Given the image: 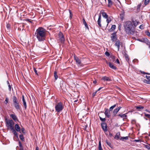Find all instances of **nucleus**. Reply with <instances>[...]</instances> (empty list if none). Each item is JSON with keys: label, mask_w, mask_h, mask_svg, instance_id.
<instances>
[{"label": "nucleus", "mask_w": 150, "mask_h": 150, "mask_svg": "<svg viewBox=\"0 0 150 150\" xmlns=\"http://www.w3.org/2000/svg\"><path fill=\"white\" fill-rule=\"evenodd\" d=\"M122 108L120 106L118 107L117 108L114 110L113 112V114L114 116H115L117 112L119 111L120 109Z\"/></svg>", "instance_id": "obj_11"}, {"label": "nucleus", "mask_w": 150, "mask_h": 150, "mask_svg": "<svg viewBox=\"0 0 150 150\" xmlns=\"http://www.w3.org/2000/svg\"><path fill=\"white\" fill-rule=\"evenodd\" d=\"M21 130L23 133L24 134H25V129L23 127H22L21 128Z\"/></svg>", "instance_id": "obj_43"}, {"label": "nucleus", "mask_w": 150, "mask_h": 150, "mask_svg": "<svg viewBox=\"0 0 150 150\" xmlns=\"http://www.w3.org/2000/svg\"><path fill=\"white\" fill-rule=\"evenodd\" d=\"M105 54L107 56H109L110 55V53H109L107 52V51H106L105 53Z\"/></svg>", "instance_id": "obj_46"}, {"label": "nucleus", "mask_w": 150, "mask_h": 150, "mask_svg": "<svg viewBox=\"0 0 150 150\" xmlns=\"http://www.w3.org/2000/svg\"><path fill=\"white\" fill-rule=\"evenodd\" d=\"M99 118L100 120L101 121L103 122H105V118H103L100 117H99Z\"/></svg>", "instance_id": "obj_38"}, {"label": "nucleus", "mask_w": 150, "mask_h": 150, "mask_svg": "<svg viewBox=\"0 0 150 150\" xmlns=\"http://www.w3.org/2000/svg\"><path fill=\"white\" fill-rule=\"evenodd\" d=\"M143 81L144 83H146L147 84H150V80H148L146 79H144L143 80Z\"/></svg>", "instance_id": "obj_33"}, {"label": "nucleus", "mask_w": 150, "mask_h": 150, "mask_svg": "<svg viewBox=\"0 0 150 150\" xmlns=\"http://www.w3.org/2000/svg\"><path fill=\"white\" fill-rule=\"evenodd\" d=\"M116 26L115 25H112V26L111 29L113 30H115L116 28Z\"/></svg>", "instance_id": "obj_40"}, {"label": "nucleus", "mask_w": 150, "mask_h": 150, "mask_svg": "<svg viewBox=\"0 0 150 150\" xmlns=\"http://www.w3.org/2000/svg\"><path fill=\"white\" fill-rule=\"evenodd\" d=\"M25 21H28V22H29L31 23H33V21L30 19H27L25 20Z\"/></svg>", "instance_id": "obj_42"}, {"label": "nucleus", "mask_w": 150, "mask_h": 150, "mask_svg": "<svg viewBox=\"0 0 150 150\" xmlns=\"http://www.w3.org/2000/svg\"><path fill=\"white\" fill-rule=\"evenodd\" d=\"M8 98L7 97L6 98V99L4 101L5 103L6 104H7L8 103Z\"/></svg>", "instance_id": "obj_45"}, {"label": "nucleus", "mask_w": 150, "mask_h": 150, "mask_svg": "<svg viewBox=\"0 0 150 150\" xmlns=\"http://www.w3.org/2000/svg\"><path fill=\"white\" fill-rule=\"evenodd\" d=\"M12 131L13 133L15 135V136L16 137H18V134L17 132H16V130H15V129H14H14L13 130H11Z\"/></svg>", "instance_id": "obj_25"}, {"label": "nucleus", "mask_w": 150, "mask_h": 150, "mask_svg": "<svg viewBox=\"0 0 150 150\" xmlns=\"http://www.w3.org/2000/svg\"><path fill=\"white\" fill-rule=\"evenodd\" d=\"M125 33L128 35H133L135 33L134 28L132 23L130 21L125 22L124 25Z\"/></svg>", "instance_id": "obj_2"}, {"label": "nucleus", "mask_w": 150, "mask_h": 150, "mask_svg": "<svg viewBox=\"0 0 150 150\" xmlns=\"http://www.w3.org/2000/svg\"><path fill=\"white\" fill-rule=\"evenodd\" d=\"M132 21L133 23L132 24L134 27H136L139 23V21H137L136 20L132 19Z\"/></svg>", "instance_id": "obj_12"}, {"label": "nucleus", "mask_w": 150, "mask_h": 150, "mask_svg": "<svg viewBox=\"0 0 150 150\" xmlns=\"http://www.w3.org/2000/svg\"><path fill=\"white\" fill-rule=\"evenodd\" d=\"M115 42L114 44L115 46L118 49V51L119 50L121 44V42L118 39L115 41Z\"/></svg>", "instance_id": "obj_10"}, {"label": "nucleus", "mask_w": 150, "mask_h": 150, "mask_svg": "<svg viewBox=\"0 0 150 150\" xmlns=\"http://www.w3.org/2000/svg\"><path fill=\"white\" fill-rule=\"evenodd\" d=\"M15 130L17 131L20 132L21 129L20 127L18 124H16L15 125Z\"/></svg>", "instance_id": "obj_17"}, {"label": "nucleus", "mask_w": 150, "mask_h": 150, "mask_svg": "<svg viewBox=\"0 0 150 150\" xmlns=\"http://www.w3.org/2000/svg\"><path fill=\"white\" fill-rule=\"evenodd\" d=\"M108 7H110L112 4V2L111 0H108Z\"/></svg>", "instance_id": "obj_30"}, {"label": "nucleus", "mask_w": 150, "mask_h": 150, "mask_svg": "<svg viewBox=\"0 0 150 150\" xmlns=\"http://www.w3.org/2000/svg\"><path fill=\"white\" fill-rule=\"evenodd\" d=\"M116 62H117V64H119L120 63V61L118 59H117L116 60Z\"/></svg>", "instance_id": "obj_55"}, {"label": "nucleus", "mask_w": 150, "mask_h": 150, "mask_svg": "<svg viewBox=\"0 0 150 150\" xmlns=\"http://www.w3.org/2000/svg\"><path fill=\"white\" fill-rule=\"evenodd\" d=\"M134 141L136 142H141V141L139 139H135L134 140Z\"/></svg>", "instance_id": "obj_56"}, {"label": "nucleus", "mask_w": 150, "mask_h": 150, "mask_svg": "<svg viewBox=\"0 0 150 150\" xmlns=\"http://www.w3.org/2000/svg\"><path fill=\"white\" fill-rule=\"evenodd\" d=\"M82 21H83V23L84 24V25H85V27L86 28L87 27L88 28V25L85 20V19L84 18H83V20H82Z\"/></svg>", "instance_id": "obj_31"}, {"label": "nucleus", "mask_w": 150, "mask_h": 150, "mask_svg": "<svg viewBox=\"0 0 150 150\" xmlns=\"http://www.w3.org/2000/svg\"><path fill=\"white\" fill-rule=\"evenodd\" d=\"M102 88V87H100L96 91L98 92V91H100Z\"/></svg>", "instance_id": "obj_59"}, {"label": "nucleus", "mask_w": 150, "mask_h": 150, "mask_svg": "<svg viewBox=\"0 0 150 150\" xmlns=\"http://www.w3.org/2000/svg\"><path fill=\"white\" fill-rule=\"evenodd\" d=\"M110 38L112 42H115L118 40L117 37V35L115 33H113L111 34Z\"/></svg>", "instance_id": "obj_7"}, {"label": "nucleus", "mask_w": 150, "mask_h": 150, "mask_svg": "<svg viewBox=\"0 0 150 150\" xmlns=\"http://www.w3.org/2000/svg\"><path fill=\"white\" fill-rule=\"evenodd\" d=\"M102 128L105 132L107 131V127L106 123L105 122H102L101 123Z\"/></svg>", "instance_id": "obj_9"}, {"label": "nucleus", "mask_w": 150, "mask_h": 150, "mask_svg": "<svg viewBox=\"0 0 150 150\" xmlns=\"http://www.w3.org/2000/svg\"><path fill=\"white\" fill-rule=\"evenodd\" d=\"M144 118L146 120H148V119L147 118H146V117H144Z\"/></svg>", "instance_id": "obj_63"}, {"label": "nucleus", "mask_w": 150, "mask_h": 150, "mask_svg": "<svg viewBox=\"0 0 150 150\" xmlns=\"http://www.w3.org/2000/svg\"><path fill=\"white\" fill-rule=\"evenodd\" d=\"M110 147L112 148H113V146L111 144L110 142L108 141L107 140H106L105 142Z\"/></svg>", "instance_id": "obj_26"}, {"label": "nucleus", "mask_w": 150, "mask_h": 150, "mask_svg": "<svg viewBox=\"0 0 150 150\" xmlns=\"http://www.w3.org/2000/svg\"><path fill=\"white\" fill-rule=\"evenodd\" d=\"M96 83V81L95 80L93 81V83L95 84Z\"/></svg>", "instance_id": "obj_62"}, {"label": "nucleus", "mask_w": 150, "mask_h": 150, "mask_svg": "<svg viewBox=\"0 0 150 150\" xmlns=\"http://www.w3.org/2000/svg\"><path fill=\"white\" fill-rule=\"evenodd\" d=\"M120 132L117 133L115 135L114 138L117 139H120Z\"/></svg>", "instance_id": "obj_23"}, {"label": "nucleus", "mask_w": 150, "mask_h": 150, "mask_svg": "<svg viewBox=\"0 0 150 150\" xmlns=\"http://www.w3.org/2000/svg\"><path fill=\"white\" fill-rule=\"evenodd\" d=\"M6 126L10 130H13L14 128V123L12 120H8L5 118Z\"/></svg>", "instance_id": "obj_3"}, {"label": "nucleus", "mask_w": 150, "mask_h": 150, "mask_svg": "<svg viewBox=\"0 0 150 150\" xmlns=\"http://www.w3.org/2000/svg\"><path fill=\"white\" fill-rule=\"evenodd\" d=\"M144 108V107L142 106H136V109L139 111L141 110Z\"/></svg>", "instance_id": "obj_21"}, {"label": "nucleus", "mask_w": 150, "mask_h": 150, "mask_svg": "<svg viewBox=\"0 0 150 150\" xmlns=\"http://www.w3.org/2000/svg\"><path fill=\"white\" fill-rule=\"evenodd\" d=\"M146 79L149 80H150V76H148L147 75L145 76Z\"/></svg>", "instance_id": "obj_54"}, {"label": "nucleus", "mask_w": 150, "mask_h": 150, "mask_svg": "<svg viewBox=\"0 0 150 150\" xmlns=\"http://www.w3.org/2000/svg\"><path fill=\"white\" fill-rule=\"evenodd\" d=\"M19 145L20 148H22L23 147L22 144L20 141L19 142Z\"/></svg>", "instance_id": "obj_48"}, {"label": "nucleus", "mask_w": 150, "mask_h": 150, "mask_svg": "<svg viewBox=\"0 0 150 150\" xmlns=\"http://www.w3.org/2000/svg\"><path fill=\"white\" fill-rule=\"evenodd\" d=\"M145 110L146 111V112H148L149 113H150V110H148V109H146V110Z\"/></svg>", "instance_id": "obj_58"}, {"label": "nucleus", "mask_w": 150, "mask_h": 150, "mask_svg": "<svg viewBox=\"0 0 150 150\" xmlns=\"http://www.w3.org/2000/svg\"><path fill=\"white\" fill-rule=\"evenodd\" d=\"M107 19L106 20V21L107 23H108V24L111 21V19L110 17H108V18H106Z\"/></svg>", "instance_id": "obj_36"}, {"label": "nucleus", "mask_w": 150, "mask_h": 150, "mask_svg": "<svg viewBox=\"0 0 150 150\" xmlns=\"http://www.w3.org/2000/svg\"><path fill=\"white\" fill-rule=\"evenodd\" d=\"M69 14H70L69 18H70V19H71L72 18V16H73V14L72 13V12H71V10H70V9H69Z\"/></svg>", "instance_id": "obj_37"}, {"label": "nucleus", "mask_w": 150, "mask_h": 150, "mask_svg": "<svg viewBox=\"0 0 150 150\" xmlns=\"http://www.w3.org/2000/svg\"><path fill=\"white\" fill-rule=\"evenodd\" d=\"M144 116L146 117H147V118L150 119V114H147L145 112H144Z\"/></svg>", "instance_id": "obj_34"}, {"label": "nucleus", "mask_w": 150, "mask_h": 150, "mask_svg": "<svg viewBox=\"0 0 150 150\" xmlns=\"http://www.w3.org/2000/svg\"><path fill=\"white\" fill-rule=\"evenodd\" d=\"M120 18L122 21H123L124 19V17L122 14L120 15Z\"/></svg>", "instance_id": "obj_49"}, {"label": "nucleus", "mask_w": 150, "mask_h": 150, "mask_svg": "<svg viewBox=\"0 0 150 150\" xmlns=\"http://www.w3.org/2000/svg\"><path fill=\"white\" fill-rule=\"evenodd\" d=\"M145 33L148 36L150 37V33L149 31H146Z\"/></svg>", "instance_id": "obj_41"}, {"label": "nucleus", "mask_w": 150, "mask_h": 150, "mask_svg": "<svg viewBox=\"0 0 150 150\" xmlns=\"http://www.w3.org/2000/svg\"><path fill=\"white\" fill-rule=\"evenodd\" d=\"M13 101L15 108L17 110L20 109V105L16 96L13 97Z\"/></svg>", "instance_id": "obj_5"}, {"label": "nucleus", "mask_w": 150, "mask_h": 150, "mask_svg": "<svg viewBox=\"0 0 150 150\" xmlns=\"http://www.w3.org/2000/svg\"><path fill=\"white\" fill-rule=\"evenodd\" d=\"M140 29H143L144 28V25L143 24H142L140 25L139 27Z\"/></svg>", "instance_id": "obj_44"}, {"label": "nucleus", "mask_w": 150, "mask_h": 150, "mask_svg": "<svg viewBox=\"0 0 150 150\" xmlns=\"http://www.w3.org/2000/svg\"><path fill=\"white\" fill-rule=\"evenodd\" d=\"M146 74L150 75V73H147V72H146Z\"/></svg>", "instance_id": "obj_64"}, {"label": "nucleus", "mask_w": 150, "mask_h": 150, "mask_svg": "<svg viewBox=\"0 0 150 150\" xmlns=\"http://www.w3.org/2000/svg\"><path fill=\"white\" fill-rule=\"evenodd\" d=\"M35 36L39 42L43 41L45 40L46 30L42 27H39L35 33Z\"/></svg>", "instance_id": "obj_1"}, {"label": "nucleus", "mask_w": 150, "mask_h": 150, "mask_svg": "<svg viewBox=\"0 0 150 150\" xmlns=\"http://www.w3.org/2000/svg\"><path fill=\"white\" fill-rule=\"evenodd\" d=\"M105 115L108 118H109L110 116V112L108 109H106L104 112Z\"/></svg>", "instance_id": "obj_13"}, {"label": "nucleus", "mask_w": 150, "mask_h": 150, "mask_svg": "<svg viewBox=\"0 0 150 150\" xmlns=\"http://www.w3.org/2000/svg\"><path fill=\"white\" fill-rule=\"evenodd\" d=\"M101 79L103 80L104 81H111V79H110L107 76L103 77Z\"/></svg>", "instance_id": "obj_18"}, {"label": "nucleus", "mask_w": 150, "mask_h": 150, "mask_svg": "<svg viewBox=\"0 0 150 150\" xmlns=\"http://www.w3.org/2000/svg\"><path fill=\"white\" fill-rule=\"evenodd\" d=\"M117 105V104H115L114 105L111 106L109 108V111H111L114 108H115Z\"/></svg>", "instance_id": "obj_29"}, {"label": "nucleus", "mask_w": 150, "mask_h": 150, "mask_svg": "<svg viewBox=\"0 0 150 150\" xmlns=\"http://www.w3.org/2000/svg\"><path fill=\"white\" fill-rule=\"evenodd\" d=\"M33 69H34V71L35 72V74L37 75H38V71L36 70V69L35 68H33Z\"/></svg>", "instance_id": "obj_47"}, {"label": "nucleus", "mask_w": 150, "mask_h": 150, "mask_svg": "<svg viewBox=\"0 0 150 150\" xmlns=\"http://www.w3.org/2000/svg\"><path fill=\"white\" fill-rule=\"evenodd\" d=\"M120 140H122V141H124V139L127 140L128 139V137L126 136L125 137H121L120 139Z\"/></svg>", "instance_id": "obj_27"}, {"label": "nucleus", "mask_w": 150, "mask_h": 150, "mask_svg": "<svg viewBox=\"0 0 150 150\" xmlns=\"http://www.w3.org/2000/svg\"><path fill=\"white\" fill-rule=\"evenodd\" d=\"M101 15L99 14L98 16V18L97 21L98 24L100 27H101Z\"/></svg>", "instance_id": "obj_15"}, {"label": "nucleus", "mask_w": 150, "mask_h": 150, "mask_svg": "<svg viewBox=\"0 0 150 150\" xmlns=\"http://www.w3.org/2000/svg\"><path fill=\"white\" fill-rule=\"evenodd\" d=\"M150 0H145L144 1V4L146 5L149 3Z\"/></svg>", "instance_id": "obj_39"}, {"label": "nucleus", "mask_w": 150, "mask_h": 150, "mask_svg": "<svg viewBox=\"0 0 150 150\" xmlns=\"http://www.w3.org/2000/svg\"><path fill=\"white\" fill-rule=\"evenodd\" d=\"M55 111L58 112H61L64 108V106L61 102L56 103L55 105Z\"/></svg>", "instance_id": "obj_4"}, {"label": "nucleus", "mask_w": 150, "mask_h": 150, "mask_svg": "<svg viewBox=\"0 0 150 150\" xmlns=\"http://www.w3.org/2000/svg\"><path fill=\"white\" fill-rule=\"evenodd\" d=\"M98 150H103V149L102 147L100 141H99L98 147Z\"/></svg>", "instance_id": "obj_28"}, {"label": "nucleus", "mask_w": 150, "mask_h": 150, "mask_svg": "<svg viewBox=\"0 0 150 150\" xmlns=\"http://www.w3.org/2000/svg\"><path fill=\"white\" fill-rule=\"evenodd\" d=\"M22 102L23 103V105H24V107L25 109H26L27 108V105L26 101L25 100L24 96L23 95H22Z\"/></svg>", "instance_id": "obj_16"}, {"label": "nucleus", "mask_w": 150, "mask_h": 150, "mask_svg": "<svg viewBox=\"0 0 150 150\" xmlns=\"http://www.w3.org/2000/svg\"><path fill=\"white\" fill-rule=\"evenodd\" d=\"M10 117L15 121H16L17 120V117L14 114H11L10 115Z\"/></svg>", "instance_id": "obj_20"}, {"label": "nucleus", "mask_w": 150, "mask_h": 150, "mask_svg": "<svg viewBox=\"0 0 150 150\" xmlns=\"http://www.w3.org/2000/svg\"><path fill=\"white\" fill-rule=\"evenodd\" d=\"M19 137L20 139L22 141H23L24 140V138L23 136V135L22 134H21L19 136Z\"/></svg>", "instance_id": "obj_32"}, {"label": "nucleus", "mask_w": 150, "mask_h": 150, "mask_svg": "<svg viewBox=\"0 0 150 150\" xmlns=\"http://www.w3.org/2000/svg\"><path fill=\"white\" fill-rule=\"evenodd\" d=\"M145 147L149 150L150 149V147L149 146L147 145H145Z\"/></svg>", "instance_id": "obj_53"}, {"label": "nucleus", "mask_w": 150, "mask_h": 150, "mask_svg": "<svg viewBox=\"0 0 150 150\" xmlns=\"http://www.w3.org/2000/svg\"><path fill=\"white\" fill-rule=\"evenodd\" d=\"M118 115L122 118H126L127 117V115L126 114H120Z\"/></svg>", "instance_id": "obj_22"}, {"label": "nucleus", "mask_w": 150, "mask_h": 150, "mask_svg": "<svg viewBox=\"0 0 150 150\" xmlns=\"http://www.w3.org/2000/svg\"><path fill=\"white\" fill-rule=\"evenodd\" d=\"M101 13L102 15L105 18H108V16L107 13L104 12H102L101 11L100 13V14Z\"/></svg>", "instance_id": "obj_19"}, {"label": "nucleus", "mask_w": 150, "mask_h": 150, "mask_svg": "<svg viewBox=\"0 0 150 150\" xmlns=\"http://www.w3.org/2000/svg\"><path fill=\"white\" fill-rule=\"evenodd\" d=\"M107 64H108L109 67L110 68L114 70H116L117 69V67L111 62H109L108 63H107Z\"/></svg>", "instance_id": "obj_14"}, {"label": "nucleus", "mask_w": 150, "mask_h": 150, "mask_svg": "<svg viewBox=\"0 0 150 150\" xmlns=\"http://www.w3.org/2000/svg\"><path fill=\"white\" fill-rule=\"evenodd\" d=\"M97 91H96L95 92L93 93L92 94V96L93 97H94L97 93Z\"/></svg>", "instance_id": "obj_51"}, {"label": "nucleus", "mask_w": 150, "mask_h": 150, "mask_svg": "<svg viewBox=\"0 0 150 150\" xmlns=\"http://www.w3.org/2000/svg\"><path fill=\"white\" fill-rule=\"evenodd\" d=\"M74 59L76 61L77 64L78 66H81L82 64L81 63V61L80 59H79L78 57L74 56Z\"/></svg>", "instance_id": "obj_8"}, {"label": "nucleus", "mask_w": 150, "mask_h": 150, "mask_svg": "<svg viewBox=\"0 0 150 150\" xmlns=\"http://www.w3.org/2000/svg\"><path fill=\"white\" fill-rule=\"evenodd\" d=\"M140 72L142 73V74H146V72H145L144 71H140Z\"/></svg>", "instance_id": "obj_57"}, {"label": "nucleus", "mask_w": 150, "mask_h": 150, "mask_svg": "<svg viewBox=\"0 0 150 150\" xmlns=\"http://www.w3.org/2000/svg\"><path fill=\"white\" fill-rule=\"evenodd\" d=\"M109 135V136L110 137H112V133H110Z\"/></svg>", "instance_id": "obj_60"}, {"label": "nucleus", "mask_w": 150, "mask_h": 150, "mask_svg": "<svg viewBox=\"0 0 150 150\" xmlns=\"http://www.w3.org/2000/svg\"><path fill=\"white\" fill-rule=\"evenodd\" d=\"M8 90L9 91H11V86L10 84L8 85Z\"/></svg>", "instance_id": "obj_52"}, {"label": "nucleus", "mask_w": 150, "mask_h": 150, "mask_svg": "<svg viewBox=\"0 0 150 150\" xmlns=\"http://www.w3.org/2000/svg\"><path fill=\"white\" fill-rule=\"evenodd\" d=\"M36 150H39V149L38 146L36 147Z\"/></svg>", "instance_id": "obj_61"}, {"label": "nucleus", "mask_w": 150, "mask_h": 150, "mask_svg": "<svg viewBox=\"0 0 150 150\" xmlns=\"http://www.w3.org/2000/svg\"><path fill=\"white\" fill-rule=\"evenodd\" d=\"M124 56L127 62H128L129 61V58L128 57V54H127L125 53V54L124 55Z\"/></svg>", "instance_id": "obj_24"}, {"label": "nucleus", "mask_w": 150, "mask_h": 150, "mask_svg": "<svg viewBox=\"0 0 150 150\" xmlns=\"http://www.w3.org/2000/svg\"><path fill=\"white\" fill-rule=\"evenodd\" d=\"M141 4H139L137 6V10L139 9L140 8Z\"/></svg>", "instance_id": "obj_50"}, {"label": "nucleus", "mask_w": 150, "mask_h": 150, "mask_svg": "<svg viewBox=\"0 0 150 150\" xmlns=\"http://www.w3.org/2000/svg\"><path fill=\"white\" fill-rule=\"evenodd\" d=\"M54 74L55 79V80H57V79L58 76L57 75V72L56 71H54Z\"/></svg>", "instance_id": "obj_35"}, {"label": "nucleus", "mask_w": 150, "mask_h": 150, "mask_svg": "<svg viewBox=\"0 0 150 150\" xmlns=\"http://www.w3.org/2000/svg\"><path fill=\"white\" fill-rule=\"evenodd\" d=\"M58 36L61 42L62 43H64L65 41V39L63 34L61 32H59Z\"/></svg>", "instance_id": "obj_6"}]
</instances>
